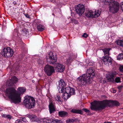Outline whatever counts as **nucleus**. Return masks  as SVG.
I'll return each mask as SVG.
<instances>
[{"instance_id": "obj_44", "label": "nucleus", "mask_w": 123, "mask_h": 123, "mask_svg": "<svg viewBox=\"0 0 123 123\" xmlns=\"http://www.w3.org/2000/svg\"><path fill=\"white\" fill-rule=\"evenodd\" d=\"M122 87H122V86H119L118 87V88L119 90H120L121 89H122Z\"/></svg>"}, {"instance_id": "obj_19", "label": "nucleus", "mask_w": 123, "mask_h": 123, "mask_svg": "<svg viewBox=\"0 0 123 123\" xmlns=\"http://www.w3.org/2000/svg\"><path fill=\"white\" fill-rule=\"evenodd\" d=\"M43 122L44 123H50L52 122V119H50L48 118H45L40 119V122Z\"/></svg>"}, {"instance_id": "obj_24", "label": "nucleus", "mask_w": 123, "mask_h": 123, "mask_svg": "<svg viewBox=\"0 0 123 123\" xmlns=\"http://www.w3.org/2000/svg\"><path fill=\"white\" fill-rule=\"evenodd\" d=\"M117 59L120 60L123 59V54L121 53L118 55L117 57Z\"/></svg>"}, {"instance_id": "obj_33", "label": "nucleus", "mask_w": 123, "mask_h": 123, "mask_svg": "<svg viewBox=\"0 0 123 123\" xmlns=\"http://www.w3.org/2000/svg\"><path fill=\"white\" fill-rule=\"evenodd\" d=\"M119 70L120 72H123V66H121L119 68Z\"/></svg>"}, {"instance_id": "obj_50", "label": "nucleus", "mask_w": 123, "mask_h": 123, "mask_svg": "<svg viewBox=\"0 0 123 123\" xmlns=\"http://www.w3.org/2000/svg\"><path fill=\"white\" fill-rule=\"evenodd\" d=\"M2 110L0 108V111H1Z\"/></svg>"}, {"instance_id": "obj_6", "label": "nucleus", "mask_w": 123, "mask_h": 123, "mask_svg": "<svg viewBox=\"0 0 123 123\" xmlns=\"http://www.w3.org/2000/svg\"><path fill=\"white\" fill-rule=\"evenodd\" d=\"M63 91L62 97L65 101H66L71 95L75 94L74 89L69 87L66 88L65 91Z\"/></svg>"}, {"instance_id": "obj_40", "label": "nucleus", "mask_w": 123, "mask_h": 123, "mask_svg": "<svg viewBox=\"0 0 123 123\" xmlns=\"http://www.w3.org/2000/svg\"><path fill=\"white\" fill-rule=\"evenodd\" d=\"M72 21L73 23H77V21H76L75 19H73L72 20Z\"/></svg>"}, {"instance_id": "obj_27", "label": "nucleus", "mask_w": 123, "mask_h": 123, "mask_svg": "<svg viewBox=\"0 0 123 123\" xmlns=\"http://www.w3.org/2000/svg\"><path fill=\"white\" fill-rule=\"evenodd\" d=\"M110 102L112 103L113 105H119V103L116 101H110Z\"/></svg>"}, {"instance_id": "obj_43", "label": "nucleus", "mask_w": 123, "mask_h": 123, "mask_svg": "<svg viewBox=\"0 0 123 123\" xmlns=\"http://www.w3.org/2000/svg\"><path fill=\"white\" fill-rule=\"evenodd\" d=\"M22 121L24 122H26V119L25 118H22Z\"/></svg>"}, {"instance_id": "obj_36", "label": "nucleus", "mask_w": 123, "mask_h": 123, "mask_svg": "<svg viewBox=\"0 0 123 123\" xmlns=\"http://www.w3.org/2000/svg\"><path fill=\"white\" fill-rule=\"evenodd\" d=\"M15 123H23L22 122L19 120H17L16 121Z\"/></svg>"}, {"instance_id": "obj_30", "label": "nucleus", "mask_w": 123, "mask_h": 123, "mask_svg": "<svg viewBox=\"0 0 123 123\" xmlns=\"http://www.w3.org/2000/svg\"><path fill=\"white\" fill-rule=\"evenodd\" d=\"M38 64L39 65H42L43 64V61L42 60H39L38 62Z\"/></svg>"}, {"instance_id": "obj_35", "label": "nucleus", "mask_w": 123, "mask_h": 123, "mask_svg": "<svg viewBox=\"0 0 123 123\" xmlns=\"http://www.w3.org/2000/svg\"><path fill=\"white\" fill-rule=\"evenodd\" d=\"M88 36V35L85 33H84L82 36L83 37H84L85 38H86Z\"/></svg>"}, {"instance_id": "obj_10", "label": "nucleus", "mask_w": 123, "mask_h": 123, "mask_svg": "<svg viewBox=\"0 0 123 123\" xmlns=\"http://www.w3.org/2000/svg\"><path fill=\"white\" fill-rule=\"evenodd\" d=\"M44 70L47 75L50 76L54 72L53 67L48 65H47L44 68Z\"/></svg>"}, {"instance_id": "obj_14", "label": "nucleus", "mask_w": 123, "mask_h": 123, "mask_svg": "<svg viewBox=\"0 0 123 123\" xmlns=\"http://www.w3.org/2000/svg\"><path fill=\"white\" fill-rule=\"evenodd\" d=\"M55 69L57 72H62L64 70L65 67L61 64L57 63L55 64Z\"/></svg>"}, {"instance_id": "obj_13", "label": "nucleus", "mask_w": 123, "mask_h": 123, "mask_svg": "<svg viewBox=\"0 0 123 123\" xmlns=\"http://www.w3.org/2000/svg\"><path fill=\"white\" fill-rule=\"evenodd\" d=\"M75 10L77 13L81 16L84 12V6L83 5H78L76 7Z\"/></svg>"}, {"instance_id": "obj_7", "label": "nucleus", "mask_w": 123, "mask_h": 123, "mask_svg": "<svg viewBox=\"0 0 123 123\" xmlns=\"http://www.w3.org/2000/svg\"><path fill=\"white\" fill-rule=\"evenodd\" d=\"M85 14L86 16L87 17L96 18L99 16L100 12L97 10H93L86 11Z\"/></svg>"}, {"instance_id": "obj_45", "label": "nucleus", "mask_w": 123, "mask_h": 123, "mask_svg": "<svg viewBox=\"0 0 123 123\" xmlns=\"http://www.w3.org/2000/svg\"><path fill=\"white\" fill-rule=\"evenodd\" d=\"M13 4L14 5H15L16 4V1H14L13 2Z\"/></svg>"}, {"instance_id": "obj_8", "label": "nucleus", "mask_w": 123, "mask_h": 123, "mask_svg": "<svg viewBox=\"0 0 123 123\" xmlns=\"http://www.w3.org/2000/svg\"><path fill=\"white\" fill-rule=\"evenodd\" d=\"M13 54V50L9 47L4 48L1 52V55L3 56L6 57H11Z\"/></svg>"}, {"instance_id": "obj_20", "label": "nucleus", "mask_w": 123, "mask_h": 123, "mask_svg": "<svg viewBox=\"0 0 123 123\" xmlns=\"http://www.w3.org/2000/svg\"><path fill=\"white\" fill-rule=\"evenodd\" d=\"M58 114L59 116L62 117H64L68 115V113L64 111H59V112Z\"/></svg>"}, {"instance_id": "obj_23", "label": "nucleus", "mask_w": 123, "mask_h": 123, "mask_svg": "<svg viewBox=\"0 0 123 123\" xmlns=\"http://www.w3.org/2000/svg\"><path fill=\"white\" fill-rule=\"evenodd\" d=\"M116 43L117 45L123 47V40H118L116 41Z\"/></svg>"}, {"instance_id": "obj_9", "label": "nucleus", "mask_w": 123, "mask_h": 123, "mask_svg": "<svg viewBox=\"0 0 123 123\" xmlns=\"http://www.w3.org/2000/svg\"><path fill=\"white\" fill-rule=\"evenodd\" d=\"M53 54L52 52H50L47 56V61L49 63L52 64L56 61V57Z\"/></svg>"}, {"instance_id": "obj_26", "label": "nucleus", "mask_w": 123, "mask_h": 123, "mask_svg": "<svg viewBox=\"0 0 123 123\" xmlns=\"http://www.w3.org/2000/svg\"><path fill=\"white\" fill-rule=\"evenodd\" d=\"M52 122L54 123H62V121L58 119H52Z\"/></svg>"}, {"instance_id": "obj_47", "label": "nucleus", "mask_w": 123, "mask_h": 123, "mask_svg": "<svg viewBox=\"0 0 123 123\" xmlns=\"http://www.w3.org/2000/svg\"><path fill=\"white\" fill-rule=\"evenodd\" d=\"M116 90H114L113 91V92L114 93H115L116 92Z\"/></svg>"}, {"instance_id": "obj_32", "label": "nucleus", "mask_w": 123, "mask_h": 123, "mask_svg": "<svg viewBox=\"0 0 123 123\" xmlns=\"http://www.w3.org/2000/svg\"><path fill=\"white\" fill-rule=\"evenodd\" d=\"M73 120L71 119V120L70 119H68L66 121V123H71L73 122Z\"/></svg>"}, {"instance_id": "obj_2", "label": "nucleus", "mask_w": 123, "mask_h": 123, "mask_svg": "<svg viewBox=\"0 0 123 123\" xmlns=\"http://www.w3.org/2000/svg\"><path fill=\"white\" fill-rule=\"evenodd\" d=\"M94 70L91 67L87 70L86 74H84L78 77L77 79L78 85L83 86L86 84H90L92 81V78L95 76Z\"/></svg>"}, {"instance_id": "obj_1", "label": "nucleus", "mask_w": 123, "mask_h": 123, "mask_svg": "<svg viewBox=\"0 0 123 123\" xmlns=\"http://www.w3.org/2000/svg\"><path fill=\"white\" fill-rule=\"evenodd\" d=\"M26 90L25 88L20 87L18 88L17 92L14 87H10L6 89L5 93L11 102L16 104L21 102V95L24 93Z\"/></svg>"}, {"instance_id": "obj_15", "label": "nucleus", "mask_w": 123, "mask_h": 123, "mask_svg": "<svg viewBox=\"0 0 123 123\" xmlns=\"http://www.w3.org/2000/svg\"><path fill=\"white\" fill-rule=\"evenodd\" d=\"M104 64L105 65H110L111 64L112 59L108 55H105L103 57Z\"/></svg>"}, {"instance_id": "obj_31", "label": "nucleus", "mask_w": 123, "mask_h": 123, "mask_svg": "<svg viewBox=\"0 0 123 123\" xmlns=\"http://www.w3.org/2000/svg\"><path fill=\"white\" fill-rule=\"evenodd\" d=\"M56 100L58 102H61L60 98L59 96L58 95L56 98Z\"/></svg>"}, {"instance_id": "obj_49", "label": "nucleus", "mask_w": 123, "mask_h": 123, "mask_svg": "<svg viewBox=\"0 0 123 123\" xmlns=\"http://www.w3.org/2000/svg\"><path fill=\"white\" fill-rule=\"evenodd\" d=\"M104 123H111V122H107L106 123L105 122Z\"/></svg>"}, {"instance_id": "obj_12", "label": "nucleus", "mask_w": 123, "mask_h": 123, "mask_svg": "<svg viewBox=\"0 0 123 123\" xmlns=\"http://www.w3.org/2000/svg\"><path fill=\"white\" fill-rule=\"evenodd\" d=\"M117 74L115 71H113L108 73L106 75V77L109 81L112 82L114 81V77Z\"/></svg>"}, {"instance_id": "obj_42", "label": "nucleus", "mask_w": 123, "mask_h": 123, "mask_svg": "<svg viewBox=\"0 0 123 123\" xmlns=\"http://www.w3.org/2000/svg\"><path fill=\"white\" fill-rule=\"evenodd\" d=\"M100 82L101 83H104V82H105V81L103 80V78H102V79H101V80H100Z\"/></svg>"}, {"instance_id": "obj_4", "label": "nucleus", "mask_w": 123, "mask_h": 123, "mask_svg": "<svg viewBox=\"0 0 123 123\" xmlns=\"http://www.w3.org/2000/svg\"><path fill=\"white\" fill-rule=\"evenodd\" d=\"M105 4L110 5L109 10L112 13L117 12L119 8V4L114 0H103Z\"/></svg>"}, {"instance_id": "obj_16", "label": "nucleus", "mask_w": 123, "mask_h": 123, "mask_svg": "<svg viewBox=\"0 0 123 123\" xmlns=\"http://www.w3.org/2000/svg\"><path fill=\"white\" fill-rule=\"evenodd\" d=\"M66 85V83L63 80H60L58 85V87L59 88V89L60 90H59L60 92L62 93L64 92V89L63 88Z\"/></svg>"}, {"instance_id": "obj_37", "label": "nucleus", "mask_w": 123, "mask_h": 123, "mask_svg": "<svg viewBox=\"0 0 123 123\" xmlns=\"http://www.w3.org/2000/svg\"><path fill=\"white\" fill-rule=\"evenodd\" d=\"M83 110L85 111V112H88L89 113V110L85 109H83Z\"/></svg>"}, {"instance_id": "obj_22", "label": "nucleus", "mask_w": 123, "mask_h": 123, "mask_svg": "<svg viewBox=\"0 0 123 123\" xmlns=\"http://www.w3.org/2000/svg\"><path fill=\"white\" fill-rule=\"evenodd\" d=\"M71 112L74 113H79L80 114H81L82 113V112L81 110H77L75 109H72L71 110Z\"/></svg>"}, {"instance_id": "obj_48", "label": "nucleus", "mask_w": 123, "mask_h": 123, "mask_svg": "<svg viewBox=\"0 0 123 123\" xmlns=\"http://www.w3.org/2000/svg\"><path fill=\"white\" fill-rule=\"evenodd\" d=\"M88 66H90V65H91V63L90 62L88 64Z\"/></svg>"}, {"instance_id": "obj_21", "label": "nucleus", "mask_w": 123, "mask_h": 123, "mask_svg": "<svg viewBox=\"0 0 123 123\" xmlns=\"http://www.w3.org/2000/svg\"><path fill=\"white\" fill-rule=\"evenodd\" d=\"M110 49H111L109 48H106L102 49V50L104 53V54H107L109 55V51Z\"/></svg>"}, {"instance_id": "obj_28", "label": "nucleus", "mask_w": 123, "mask_h": 123, "mask_svg": "<svg viewBox=\"0 0 123 123\" xmlns=\"http://www.w3.org/2000/svg\"><path fill=\"white\" fill-rule=\"evenodd\" d=\"M121 77H117L115 79V81L117 83L120 82H121L120 80Z\"/></svg>"}, {"instance_id": "obj_39", "label": "nucleus", "mask_w": 123, "mask_h": 123, "mask_svg": "<svg viewBox=\"0 0 123 123\" xmlns=\"http://www.w3.org/2000/svg\"><path fill=\"white\" fill-rule=\"evenodd\" d=\"M25 15L26 16V17L27 18H30V16H29V15L28 14H25Z\"/></svg>"}, {"instance_id": "obj_34", "label": "nucleus", "mask_w": 123, "mask_h": 123, "mask_svg": "<svg viewBox=\"0 0 123 123\" xmlns=\"http://www.w3.org/2000/svg\"><path fill=\"white\" fill-rule=\"evenodd\" d=\"M12 117V116L10 115H7L6 118L9 119H10Z\"/></svg>"}, {"instance_id": "obj_41", "label": "nucleus", "mask_w": 123, "mask_h": 123, "mask_svg": "<svg viewBox=\"0 0 123 123\" xmlns=\"http://www.w3.org/2000/svg\"><path fill=\"white\" fill-rule=\"evenodd\" d=\"M121 9L123 11V2L122 3L121 5Z\"/></svg>"}, {"instance_id": "obj_38", "label": "nucleus", "mask_w": 123, "mask_h": 123, "mask_svg": "<svg viewBox=\"0 0 123 123\" xmlns=\"http://www.w3.org/2000/svg\"><path fill=\"white\" fill-rule=\"evenodd\" d=\"M7 115L4 114H1V116L2 117H3L5 118H6V117Z\"/></svg>"}, {"instance_id": "obj_29", "label": "nucleus", "mask_w": 123, "mask_h": 123, "mask_svg": "<svg viewBox=\"0 0 123 123\" xmlns=\"http://www.w3.org/2000/svg\"><path fill=\"white\" fill-rule=\"evenodd\" d=\"M72 60L70 57L69 58V59H67L66 61V63L67 64H69L70 63L72 62Z\"/></svg>"}, {"instance_id": "obj_18", "label": "nucleus", "mask_w": 123, "mask_h": 123, "mask_svg": "<svg viewBox=\"0 0 123 123\" xmlns=\"http://www.w3.org/2000/svg\"><path fill=\"white\" fill-rule=\"evenodd\" d=\"M49 107L50 113L51 114L54 112L55 111L54 105L50 101H49Z\"/></svg>"}, {"instance_id": "obj_5", "label": "nucleus", "mask_w": 123, "mask_h": 123, "mask_svg": "<svg viewBox=\"0 0 123 123\" xmlns=\"http://www.w3.org/2000/svg\"><path fill=\"white\" fill-rule=\"evenodd\" d=\"M24 98V103L26 108L30 109L34 107L35 101L33 97L27 95L25 96Z\"/></svg>"}, {"instance_id": "obj_3", "label": "nucleus", "mask_w": 123, "mask_h": 123, "mask_svg": "<svg viewBox=\"0 0 123 123\" xmlns=\"http://www.w3.org/2000/svg\"><path fill=\"white\" fill-rule=\"evenodd\" d=\"M108 101L105 100L102 102L95 101L91 103L92 110H100L104 109L108 104Z\"/></svg>"}, {"instance_id": "obj_17", "label": "nucleus", "mask_w": 123, "mask_h": 123, "mask_svg": "<svg viewBox=\"0 0 123 123\" xmlns=\"http://www.w3.org/2000/svg\"><path fill=\"white\" fill-rule=\"evenodd\" d=\"M31 122L36 121L38 123H40V120H39L37 118L36 116L33 115H29L28 116Z\"/></svg>"}, {"instance_id": "obj_25", "label": "nucleus", "mask_w": 123, "mask_h": 123, "mask_svg": "<svg viewBox=\"0 0 123 123\" xmlns=\"http://www.w3.org/2000/svg\"><path fill=\"white\" fill-rule=\"evenodd\" d=\"M37 29L39 31H42L44 30V27L43 26L41 25H39L37 26Z\"/></svg>"}, {"instance_id": "obj_11", "label": "nucleus", "mask_w": 123, "mask_h": 123, "mask_svg": "<svg viewBox=\"0 0 123 123\" xmlns=\"http://www.w3.org/2000/svg\"><path fill=\"white\" fill-rule=\"evenodd\" d=\"M18 80L16 77L14 76L11 79L7 81L6 82V85L9 88L10 87H14L15 86L14 85V83H15Z\"/></svg>"}, {"instance_id": "obj_46", "label": "nucleus", "mask_w": 123, "mask_h": 123, "mask_svg": "<svg viewBox=\"0 0 123 123\" xmlns=\"http://www.w3.org/2000/svg\"><path fill=\"white\" fill-rule=\"evenodd\" d=\"M51 0V1L54 2L56 1V0Z\"/></svg>"}]
</instances>
